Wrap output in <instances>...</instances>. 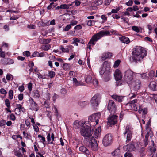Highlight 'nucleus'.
I'll return each mask as SVG.
<instances>
[{"mask_svg": "<svg viewBox=\"0 0 157 157\" xmlns=\"http://www.w3.org/2000/svg\"><path fill=\"white\" fill-rule=\"evenodd\" d=\"M134 77V72L131 70H127L124 72V81L129 84L130 82L133 79Z\"/></svg>", "mask_w": 157, "mask_h": 157, "instance_id": "2", "label": "nucleus"}, {"mask_svg": "<svg viewBox=\"0 0 157 157\" xmlns=\"http://www.w3.org/2000/svg\"><path fill=\"white\" fill-rule=\"evenodd\" d=\"M57 5V4L54 2H52L47 7V9L48 10H50L51 9H53Z\"/></svg>", "mask_w": 157, "mask_h": 157, "instance_id": "34", "label": "nucleus"}, {"mask_svg": "<svg viewBox=\"0 0 157 157\" xmlns=\"http://www.w3.org/2000/svg\"><path fill=\"white\" fill-rule=\"evenodd\" d=\"M112 55V53L109 52H105L103 54L101 59L103 60H105L106 59L110 58Z\"/></svg>", "mask_w": 157, "mask_h": 157, "instance_id": "19", "label": "nucleus"}, {"mask_svg": "<svg viewBox=\"0 0 157 157\" xmlns=\"http://www.w3.org/2000/svg\"><path fill=\"white\" fill-rule=\"evenodd\" d=\"M54 135L53 133L51 135L49 133H48L47 135V140L49 144H53L52 142L54 140Z\"/></svg>", "mask_w": 157, "mask_h": 157, "instance_id": "18", "label": "nucleus"}, {"mask_svg": "<svg viewBox=\"0 0 157 157\" xmlns=\"http://www.w3.org/2000/svg\"><path fill=\"white\" fill-rule=\"evenodd\" d=\"M120 9V8L119 7H117L115 9H112L111 13H116Z\"/></svg>", "mask_w": 157, "mask_h": 157, "instance_id": "50", "label": "nucleus"}, {"mask_svg": "<svg viewBox=\"0 0 157 157\" xmlns=\"http://www.w3.org/2000/svg\"><path fill=\"white\" fill-rule=\"evenodd\" d=\"M96 37H95L94 35H93L91 39L90 40V41L88 43L87 45V48L90 49H91V45H94L95 43V42L97 41L98 40L96 38Z\"/></svg>", "mask_w": 157, "mask_h": 157, "instance_id": "13", "label": "nucleus"}, {"mask_svg": "<svg viewBox=\"0 0 157 157\" xmlns=\"http://www.w3.org/2000/svg\"><path fill=\"white\" fill-rule=\"evenodd\" d=\"M5 52L2 50V49L0 48V56L2 58H5Z\"/></svg>", "mask_w": 157, "mask_h": 157, "instance_id": "52", "label": "nucleus"}, {"mask_svg": "<svg viewBox=\"0 0 157 157\" xmlns=\"http://www.w3.org/2000/svg\"><path fill=\"white\" fill-rule=\"evenodd\" d=\"M13 91L11 90H9V98L12 99H13Z\"/></svg>", "mask_w": 157, "mask_h": 157, "instance_id": "47", "label": "nucleus"}, {"mask_svg": "<svg viewBox=\"0 0 157 157\" xmlns=\"http://www.w3.org/2000/svg\"><path fill=\"white\" fill-rule=\"evenodd\" d=\"M125 147H126V151H134L135 149V146L132 142L126 145Z\"/></svg>", "mask_w": 157, "mask_h": 157, "instance_id": "21", "label": "nucleus"}, {"mask_svg": "<svg viewBox=\"0 0 157 157\" xmlns=\"http://www.w3.org/2000/svg\"><path fill=\"white\" fill-rule=\"evenodd\" d=\"M38 137L39 138H41V139L40 140V141L42 142L44 145V142L45 141V137H43L40 134L38 135Z\"/></svg>", "mask_w": 157, "mask_h": 157, "instance_id": "51", "label": "nucleus"}, {"mask_svg": "<svg viewBox=\"0 0 157 157\" xmlns=\"http://www.w3.org/2000/svg\"><path fill=\"white\" fill-rule=\"evenodd\" d=\"M118 116L115 115L110 116L108 118V122L110 124L114 125L117 121Z\"/></svg>", "mask_w": 157, "mask_h": 157, "instance_id": "11", "label": "nucleus"}, {"mask_svg": "<svg viewBox=\"0 0 157 157\" xmlns=\"http://www.w3.org/2000/svg\"><path fill=\"white\" fill-rule=\"evenodd\" d=\"M5 103L7 107L9 108L10 107V103L9 102V101L8 99H6L5 100Z\"/></svg>", "mask_w": 157, "mask_h": 157, "instance_id": "59", "label": "nucleus"}, {"mask_svg": "<svg viewBox=\"0 0 157 157\" xmlns=\"http://www.w3.org/2000/svg\"><path fill=\"white\" fill-rule=\"evenodd\" d=\"M114 75L117 80L118 81L120 80L122 78V75H121V72L119 69L115 70Z\"/></svg>", "mask_w": 157, "mask_h": 157, "instance_id": "17", "label": "nucleus"}, {"mask_svg": "<svg viewBox=\"0 0 157 157\" xmlns=\"http://www.w3.org/2000/svg\"><path fill=\"white\" fill-rule=\"evenodd\" d=\"M48 76L50 78H54L55 76V73L52 71H48Z\"/></svg>", "mask_w": 157, "mask_h": 157, "instance_id": "37", "label": "nucleus"}, {"mask_svg": "<svg viewBox=\"0 0 157 157\" xmlns=\"http://www.w3.org/2000/svg\"><path fill=\"white\" fill-rule=\"evenodd\" d=\"M82 28V26L81 25H77L75 26L74 27V29L75 30H79L81 29Z\"/></svg>", "mask_w": 157, "mask_h": 157, "instance_id": "63", "label": "nucleus"}, {"mask_svg": "<svg viewBox=\"0 0 157 157\" xmlns=\"http://www.w3.org/2000/svg\"><path fill=\"white\" fill-rule=\"evenodd\" d=\"M125 157H132V156L130 153H126L124 155Z\"/></svg>", "mask_w": 157, "mask_h": 157, "instance_id": "64", "label": "nucleus"}, {"mask_svg": "<svg viewBox=\"0 0 157 157\" xmlns=\"http://www.w3.org/2000/svg\"><path fill=\"white\" fill-rule=\"evenodd\" d=\"M149 88L152 90L154 91L157 90L156 83L155 82H151L148 86Z\"/></svg>", "mask_w": 157, "mask_h": 157, "instance_id": "23", "label": "nucleus"}, {"mask_svg": "<svg viewBox=\"0 0 157 157\" xmlns=\"http://www.w3.org/2000/svg\"><path fill=\"white\" fill-rule=\"evenodd\" d=\"M132 59L133 61L135 63L140 61L147 55V53L143 52L142 55H138L136 53H132Z\"/></svg>", "mask_w": 157, "mask_h": 157, "instance_id": "5", "label": "nucleus"}, {"mask_svg": "<svg viewBox=\"0 0 157 157\" xmlns=\"http://www.w3.org/2000/svg\"><path fill=\"white\" fill-rule=\"evenodd\" d=\"M132 29L135 31L136 32L138 33L140 31V30L137 26H133L132 27Z\"/></svg>", "mask_w": 157, "mask_h": 157, "instance_id": "53", "label": "nucleus"}, {"mask_svg": "<svg viewBox=\"0 0 157 157\" xmlns=\"http://www.w3.org/2000/svg\"><path fill=\"white\" fill-rule=\"evenodd\" d=\"M92 83H93L94 86L95 87H96L98 86V81L94 77L92 79Z\"/></svg>", "mask_w": 157, "mask_h": 157, "instance_id": "32", "label": "nucleus"}, {"mask_svg": "<svg viewBox=\"0 0 157 157\" xmlns=\"http://www.w3.org/2000/svg\"><path fill=\"white\" fill-rule=\"evenodd\" d=\"M49 101L47 100L44 101V105L47 108H49L50 107V102H49Z\"/></svg>", "mask_w": 157, "mask_h": 157, "instance_id": "44", "label": "nucleus"}, {"mask_svg": "<svg viewBox=\"0 0 157 157\" xmlns=\"http://www.w3.org/2000/svg\"><path fill=\"white\" fill-rule=\"evenodd\" d=\"M85 122L83 121H80L79 122H77V121H76L74 122V127L75 128H78L80 127H86V125L85 124Z\"/></svg>", "mask_w": 157, "mask_h": 157, "instance_id": "14", "label": "nucleus"}, {"mask_svg": "<svg viewBox=\"0 0 157 157\" xmlns=\"http://www.w3.org/2000/svg\"><path fill=\"white\" fill-rule=\"evenodd\" d=\"M151 142L152 144V147L150 146L148 148L151 152L150 156L152 155L151 157H156L155 156H154V154H153V153H155L156 150V148L154 147V143L153 140H152Z\"/></svg>", "mask_w": 157, "mask_h": 157, "instance_id": "20", "label": "nucleus"}, {"mask_svg": "<svg viewBox=\"0 0 157 157\" xmlns=\"http://www.w3.org/2000/svg\"><path fill=\"white\" fill-rule=\"evenodd\" d=\"M17 108L15 109V111H16L17 110H19V112H21V109L22 107V106L21 104H17L16 105Z\"/></svg>", "mask_w": 157, "mask_h": 157, "instance_id": "49", "label": "nucleus"}, {"mask_svg": "<svg viewBox=\"0 0 157 157\" xmlns=\"http://www.w3.org/2000/svg\"><path fill=\"white\" fill-rule=\"evenodd\" d=\"M79 149L80 151L82 152L86 155H89L90 152L87 148L84 146H81L79 147Z\"/></svg>", "mask_w": 157, "mask_h": 157, "instance_id": "25", "label": "nucleus"}, {"mask_svg": "<svg viewBox=\"0 0 157 157\" xmlns=\"http://www.w3.org/2000/svg\"><path fill=\"white\" fill-rule=\"evenodd\" d=\"M121 61L120 60H117L114 63V67L115 68H116L118 67Z\"/></svg>", "mask_w": 157, "mask_h": 157, "instance_id": "57", "label": "nucleus"}, {"mask_svg": "<svg viewBox=\"0 0 157 157\" xmlns=\"http://www.w3.org/2000/svg\"><path fill=\"white\" fill-rule=\"evenodd\" d=\"M60 49L63 52L68 53L69 52V50L67 48H65L63 46L60 47Z\"/></svg>", "mask_w": 157, "mask_h": 157, "instance_id": "46", "label": "nucleus"}, {"mask_svg": "<svg viewBox=\"0 0 157 157\" xmlns=\"http://www.w3.org/2000/svg\"><path fill=\"white\" fill-rule=\"evenodd\" d=\"M108 71H107V70H106V69L102 67L101 70L100 71L99 73L100 75L102 76L103 74H104L105 73H106Z\"/></svg>", "mask_w": 157, "mask_h": 157, "instance_id": "40", "label": "nucleus"}, {"mask_svg": "<svg viewBox=\"0 0 157 157\" xmlns=\"http://www.w3.org/2000/svg\"><path fill=\"white\" fill-rule=\"evenodd\" d=\"M119 39L122 42L126 43L127 44H129L130 42L129 39L125 36H122L120 37H119Z\"/></svg>", "mask_w": 157, "mask_h": 157, "instance_id": "26", "label": "nucleus"}, {"mask_svg": "<svg viewBox=\"0 0 157 157\" xmlns=\"http://www.w3.org/2000/svg\"><path fill=\"white\" fill-rule=\"evenodd\" d=\"M91 128L86 126V127H83L80 128V133L81 135L86 139H87L89 143V146L94 150H96L98 148L97 142L94 136H92Z\"/></svg>", "mask_w": 157, "mask_h": 157, "instance_id": "1", "label": "nucleus"}, {"mask_svg": "<svg viewBox=\"0 0 157 157\" xmlns=\"http://www.w3.org/2000/svg\"><path fill=\"white\" fill-rule=\"evenodd\" d=\"M110 32L109 31H101L99 32L98 33L94 35V36L96 37V38L98 40L99 39H101L105 35H109Z\"/></svg>", "mask_w": 157, "mask_h": 157, "instance_id": "12", "label": "nucleus"}, {"mask_svg": "<svg viewBox=\"0 0 157 157\" xmlns=\"http://www.w3.org/2000/svg\"><path fill=\"white\" fill-rule=\"evenodd\" d=\"M0 92L3 94H6L7 93L5 90L4 88H1L0 90Z\"/></svg>", "mask_w": 157, "mask_h": 157, "instance_id": "62", "label": "nucleus"}, {"mask_svg": "<svg viewBox=\"0 0 157 157\" xmlns=\"http://www.w3.org/2000/svg\"><path fill=\"white\" fill-rule=\"evenodd\" d=\"M51 48V46L50 44L44 45L41 47L42 49L45 51H48Z\"/></svg>", "mask_w": 157, "mask_h": 157, "instance_id": "33", "label": "nucleus"}, {"mask_svg": "<svg viewBox=\"0 0 157 157\" xmlns=\"http://www.w3.org/2000/svg\"><path fill=\"white\" fill-rule=\"evenodd\" d=\"M146 52V51L144 50L143 48L140 46H136L133 48L132 52L133 53H136L138 55H142L143 52Z\"/></svg>", "mask_w": 157, "mask_h": 157, "instance_id": "10", "label": "nucleus"}, {"mask_svg": "<svg viewBox=\"0 0 157 157\" xmlns=\"http://www.w3.org/2000/svg\"><path fill=\"white\" fill-rule=\"evenodd\" d=\"M107 109L111 113H114L116 112L117 107L113 101L112 100H109L107 106Z\"/></svg>", "mask_w": 157, "mask_h": 157, "instance_id": "6", "label": "nucleus"}, {"mask_svg": "<svg viewBox=\"0 0 157 157\" xmlns=\"http://www.w3.org/2000/svg\"><path fill=\"white\" fill-rule=\"evenodd\" d=\"M101 132V127H98L94 131V136L95 138H98L100 135V133Z\"/></svg>", "mask_w": 157, "mask_h": 157, "instance_id": "24", "label": "nucleus"}, {"mask_svg": "<svg viewBox=\"0 0 157 157\" xmlns=\"http://www.w3.org/2000/svg\"><path fill=\"white\" fill-rule=\"evenodd\" d=\"M101 116V113H97L92 114L89 117V120L92 122H95L96 124H98L99 119Z\"/></svg>", "mask_w": 157, "mask_h": 157, "instance_id": "7", "label": "nucleus"}, {"mask_svg": "<svg viewBox=\"0 0 157 157\" xmlns=\"http://www.w3.org/2000/svg\"><path fill=\"white\" fill-rule=\"evenodd\" d=\"M29 108L33 111H36L38 110L37 105L32 99L30 105L29 107Z\"/></svg>", "mask_w": 157, "mask_h": 157, "instance_id": "15", "label": "nucleus"}, {"mask_svg": "<svg viewBox=\"0 0 157 157\" xmlns=\"http://www.w3.org/2000/svg\"><path fill=\"white\" fill-rule=\"evenodd\" d=\"M150 122H148L146 124V129L147 131H149L150 132H151V128L150 127Z\"/></svg>", "mask_w": 157, "mask_h": 157, "instance_id": "48", "label": "nucleus"}, {"mask_svg": "<svg viewBox=\"0 0 157 157\" xmlns=\"http://www.w3.org/2000/svg\"><path fill=\"white\" fill-rule=\"evenodd\" d=\"M14 61L13 60L11 59H8L7 62L5 64V65H10L13 64L14 63Z\"/></svg>", "mask_w": 157, "mask_h": 157, "instance_id": "45", "label": "nucleus"}, {"mask_svg": "<svg viewBox=\"0 0 157 157\" xmlns=\"http://www.w3.org/2000/svg\"><path fill=\"white\" fill-rule=\"evenodd\" d=\"M51 40L49 39H45L44 38L40 39V42L41 44H48L51 41Z\"/></svg>", "mask_w": 157, "mask_h": 157, "instance_id": "29", "label": "nucleus"}, {"mask_svg": "<svg viewBox=\"0 0 157 157\" xmlns=\"http://www.w3.org/2000/svg\"><path fill=\"white\" fill-rule=\"evenodd\" d=\"M110 73L109 71L106 73H105L104 78L105 81H108L110 79Z\"/></svg>", "mask_w": 157, "mask_h": 157, "instance_id": "31", "label": "nucleus"}, {"mask_svg": "<svg viewBox=\"0 0 157 157\" xmlns=\"http://www.w3.org/2000/svg\"><path fill=\"white\" fill-rule=\"evenodd\" d=\"M112 154L114 156L121 154L120 149H116L112 153Z\"/></svg>", "mask_w": 157, "mask_h": 157, "instance_id": "38", "label": "nucleus"}, {"mask_svg": "<svg viewBox=\"0 0 157 157\" xmlns=\"http://www.w3.org/2000/svg\"><path fill=\"white\" fill-rule=\"evenodd\" d=\"M14 154L18 157H22V155L19 151L14 150Z\"/></svg>", "mask_w": 157, "mask_h": 157, "instance_id": "43", "label": "nucleus"}, {"mask_svg": "<svg viewBox=\"0 0 157 157\" xmlns=\"http://www.w3.org/2000/svg\"><path fill=\"white\" fill-rule=\"evenodd\" d=\"M59 97V96L58 95L56 94V93H54V95L52 97L53 101L54 102H55L56 99L58 98Z\"/></svg>", "mask_w": 157, "mask_h": 157, "instance_id": "56", "label": "nucleus"}, {"mask_svg": "<svg viewBox=\"0 0 157 157\" xmlns=\"http://www.w3.org/2000/svg\"><path fill=\"white\" fill-rule=\"evenodd\" d=\"M112 98L119 102H121L123 101L124 97L122 96L114 94L111 96Z\"/></svg>", "mask_w": 157, "mask_h": 157, "instance_id": "16", "label": "nucleus"}, {"mask_svg": "<svg viewBox=\"0 0 157 157\" xmlns=\"http://www.w3.org/2000/svg\"><path fill=\"white\" fill-rule=\"evenodd\" d=\"M113 138L111 134H108L105 135L102 140L103 145L107 146L110 144L112 142Z\"/></svg>", "mask_w": 157, "mask_h": 157, "instance_id": "4", "label": "nucleus"}, {"mask_svg": "<svg viewBox=\"0 0 157 157\" xmlns=\"http://www.w3.org/2000/svg\"><path fill=\"white\" fill-rule=\"evenodd\" d=\"M32 95L34 97L37 98H39L40 97V94L37 90L34 91L33 93H32Z\"/></svg>", "mask_w": 157, "mask_h": 157, "instance_id": "39", "label": "nucleus"}, {"mask_svg": "<svg viewBox=\"0 0 157 157\" xmlns=\"http://www.w3.org/2000/svg\"><path fill=\"white\" fill-rule=\"evenodd\" d=\"M71 6V4H62L61 5V9H68L70 6Z\"/></svg>", "mask_w": 157, "mask_h": 157, "instance_id": "42", "label": "nucleus"}, {"mask_svg": "<svg viewBox=\"0 0 157 157\" xmlns=\"http://www.w3.org/2000/svg\"><path fill=\"white\" fill-rule=\"evenodd\" d=\"M113 0H105L104 2V4L106 6L109 5L111 1Z\"/></svg>", "mask_w": 157, "mask_h": 157, "instance_id": "54", "label": "nucleus"}, {"mask_svg": "<svg viewBox=\"0 0 157 157\" xmlns=\"http://www.w3.org/2000/svg\"><path fill=\"white\" fill-rule=\"evenodd\" d=\"M103 66V67L106 69L107 71H109L110 67L109 63L107 61H105L104 62Z\"/></svg>", "mask_w": 157, "mask_h": 157, "instance_id": "27", "label": "nucleus"}, {"mask_svg": "<svg viewBox=\"0 0 157 157\" xmlns=\"http://www.w3.org/2000/svg\"><path fill=\"white\" fill-rule=\"evenodd\" d=\"M70 66L69 64L64 63L63 64V68L64 70H67L70 69Z\"/></svg>", "mask_w": 157, "mask_h": 157, "instance_id": "35", "label": "nucleus"}, {"mask_svg": "<svg viewBox=\"0 0 157 157\" xmlns=\"http://www.w3.org/2000/svg\"><path fill=\"white\" fill-rule=\"evenodd\" d=\"M73 81L74 83V85L76 86L82 85V82L81 81H78L75 78H73Z\"/></svg>", "mask_w": 157, "mask_h": 157, "instance_id": "28", "label": "nucleus"}, {"mask_svg": "<svg viewBox=\"0 0 157 157\" xmlns=\"http://www.w3.org/2000/svg\"><path fill=\"white\" fill-rule=\"evenodd\" d=\"M137 101H138L137 99L131 101L130 103L131 104L130 105L131 106L132 109L136 111L138 110L137 107L135 104V103H137Z\"/></svg>", "mask_w": 157, "mask_h": 157, "instance_id": "22", "label": "nucleus"}, {"mask_svg": "<svg viewBox=\"0 0 157 157\" xmlns=\"http://www.w3.org/2000/svg\"><path fill=\"white\" fill-rule=\"evenodd\" d=\"M25 123L26 125L29 128L30 127V122L29 120L27 119L25 121Z\"/></svg>", "mask_w": 157, "mask_h": 157, "instance_id": "58", "label": "nucleus"}, {"mask_svg": "<svg viewBox=\"0 0 157 157\" xmlns=\"http://www.w3.org/2000/svg\"><path fill=\"white\" fill-rule=\"evenodd\" d=\"M131 84L133 87L134 90L137 91L139 90L140 88L141 82L138 79L133 80L129 84Z\"/></svg>", "mask_w": 157, "mask_h": 157, "instance_id": "9", "label": "nucleus"}, {"mask_svg": "<svg viewBox=\"0 0 157 157\" xmlns=\"http://www.w3.org/2000/svg\"><path fill=\"white\" fill-rule=\"evenodd\" d=\"M92 77L90 75H88L86 78L85 81L86 83L91 84L92 83Z\"/></svg>", "mask_w": 157, "mask_h": 157, "instance_id": "30", "label": "nucleus"}, {"mask_svg": "<svg viewBox=\"0 0 157 157\" xmlns=\"http://www.w3.org/2000/svg\"><path fill=\"white\" fill-rule=\"evenodd\" d=\"M100 98L98 94H95L91 98L90 101L91 105L94 107L97 106L100 102Z\"/></svg>", "mask_w": 157, "mask_h": 157, "instance_id": "8", "label": "nucleus"}, {"mask_svg": "<svg viewBox=\"0 0 157 157\" xmlns=\"http://www.w3.org/2000/svg\"><path fill=\"white\" fill-rule=\"evenodd\" d=\"M141 77L145 79H147L148 78V76L147 75L146 73H144L141 74Z\"/></svg>", "mask_w": 157, "mask_h": 157, "instance_id": "55", "label": "nucleus"}, {"mask_svg": "<svg viewBox=\"0 0 157 157\" xmlns=\"http://www.w3.org/2000/svg\"><path fill=\"white\" fill-rule=\"evenodd\" d=\"M44 96L47 100H50L51 97L50 94L48 92L44 93Z\"/></svg>", "mask_w": 157, "mask_h": 157, "instance_id": "41", "label": "nucleus"}, {"mask_svg": "<svg viewBox=\"0 0 157 157\" xmlns=\"http://www.w3.org/2000/svg\"><path fill=\"white\" fill-rule=\"evenodd\" d=\"M131 126L130 125H127L125 128V131L124 133V137H126V143L130 141L132 137V133L130 130Z\"/></svg>", "mask_w": 157, "mask_h": 157, "instance_id": "3", "label": "nucleus"}, {"mask_svg": "<svg viewBox=\"0 0 157 157\" xmlns=\"http://www.w3.org/2000/svg\"><path fill=\"white\" fill-rule=\"evenodd\" d=\"M89 102L87 101L80 102L79 103V104L80 106L82 107H85L86 105H88Z\"/></svg>", "mask_w": 157, "mask_h": 157, "instance_id": "36", "label": "nucleus"}, {"mask_svg": "<svg viewBox=\"0 0 157 157\" xmlns=\"http://www.w3.org/2000/svg\"><path fill=\"white\" fill-rule=\"evenodd\" d=\"M133 4V1L132 0H129L128 2H126V4L129 6H131Z\"/></svg>", "mask_w": 157, "mask_h": 157, "instance_id": "60", "label": "nucleus"}, {"mask_svg": "<svg viewBox=\"0 0 157 157\" xmlns=\"http://www.w3.org/2000/svg\"><path fill=\"white\" fill-rule=\"evenodd\" d=\"M6 124V121L2 119L0 121V126L2 127L4 125Z\"/></svg>", "mask_w": 157, "mask_h": 157, "instance_id": "61", "label": "nucleus"}]
</instances>
